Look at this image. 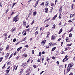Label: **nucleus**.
Instances as JSON below:
<instances>
[{
    "instance_id": "nucleus-64",
    "label": "nucleus",
    "mask_w": 75,
    "mask_h": 75,
    "mask_svg": "<svg viewBox=\"0 0 75 75\" xmlns=\"http://www.w3.org/2000/svg\"><path fill=\"white\" fill-rule=\"evenodd\" d=\"M48 26H49V25L48 24H47L45 26V27H48Z\"/></svg>"
},
{
    "instance_id": "nucleus-4",
    "label": "nucleus",
    "mask_w": 75,
    "mask_h": 75,
    "mask_svg": "<svg viewBox=\"0 0 75 75\" xmlns=\"http://www.w3.org/2000/svg\"><path fill=\"white\" fill-rule=\"evenodd\" d=\"M23 25L25 27L26 26V23L25 22V21H24L23 22Z\"/></svg>"
},
{
    "instance_id": "nucleus-43",
    "label": "nucleus",
    "mask_w": 75,
    "mask_h": 75,
    "mask_svg": "<svg viewBox=\"0 0 75 75\" xmlns=\"http://www.w3.org/2000/svg\"><path fill=\"white\" fill-rule=\"evenodd\" d=\"M38 4V1H36V4H35V5H36V6H37Z\"/></svg>"
},
{
    "instance_id": "nucleus-39",
    "label": "nucleus",
    "mask_w": 75,
    "mask_h": 75,
    "mask_svg": "<svg viewBox=\"0 0 75 75\" xmlns=\"http://www.w3.org/2000/svg\"><path fill=\"white\" fill-rule=\"evenodd\" d=\"M26 38H24L22 41H25V39H26Z\"/></svg>"
},
{
    "instance_id": "nucleus-51",
    "label": "nucleus",
    "mask_w": 75,
    "mask_h": 75,
    "mask_svg": "<svg viewBox=\"0 0 75 75\" xmlns=\"http://www.w3.org/2000/svg\"><path fill=\"white\" fill-rule=\"evenodd\" d=\"M68 22L69 23H71L72 22V21L71 20H69Z\"/></svg>"
},
{
    "instance_id": "nucleus-25",
    "label": "nucleus",
    "mask_w": 75,
    "mask_h": 75,
    "mask_svg": "<svg viewBox=\"0 0 75 75\" xmlns=\"http://www.w3.org/2000/svg\"><path fill=\"white\" fill-rule=\"evenodd\" d=\"M68 39H69V38L68 37L66 38V40L67 42L68 41Z\"/></svg>"
},
{
    "instance_id": "nucleus-35",
    "label": "nucleus",
    "mask_w": 75,
    "mask_h": 75,
    "mask_svg": "<svg viewBox=\"0 0 75 75\" xmlns=\"http://www.w3.org/2000/svg\"><path fill=\"white\" fill-rule=\"evenodd\" d=\"M59 67L61 68V69H62L63 68V66L62 65H60L59 66Z\"/></svg>"
},
{
    "instance_id": "nucleus-9",
    "label": "nucleus",
    "mask_w": 75,
    "mask_h": 75,
    "mask_svg": "<svg viewBox=\"0 0 75 75\" xmlns=\"http://www.w3.org/2000/svg\"><path fill=\"white\" fill-rule=\"evenodd\" d=\"M10 71V69H7L6 70V74H8V73L9 72V71Z\"/></svg>"
},
{
    "instance_id": "nucleus-7",
    "label": "nucleus",
    "mask_w": 75,
    "mask_h": 75,
    "mask_svg": "<svg viewBox=\"0 0 75 75\" xmlns=\"http://www.w3.org/2000/svg\"><path fill=\"white\" fill-rule=\"evenodd\" d=\"M48 10V8L47 7L45 8V12L46 13H47V12Z\"/></svg>"
},
{
    "instance_id": "nucleus-57",
    "label": "nucleus",
    "mask_w": 75,
    "mask_h": 75,
    "mask_svg": "<svg viewBox=\"0 0 75 75\" xmlns=\"http://www.w3.org/2000/svg\"><path fill=\"white\" fill-rule=\"evenodd\" d=\"M67 57H68L67 56V55H66V56L65 57V58L66 59H67Z\"/></svg>"
},
{
    "instance_id": "nucleus-15",
    "label": "nucleus",
    "mask_w": 75,
    "mask_h": 75,
    "mask_svg": "<svg viewBox=\"0 0 75 75\" xmlns=\"http://www.w3.org/2000/svg\"><path fill=\"white\" fill-rule=\"evenodd\" d=\"M56 47H54L52 49V51H54L56 49Z\"/></svg>"
},
{
    "instance_id": "nucleus-58",
    "label": "nucleus",
    "mask_w": 75,
    "mask_h": 75,
    "mask_svg": "<svg viewBox=\"0 0 75 75\" xmlns=\"http://www.w3.org/2000/svg\"><path fill=\"white\" fill-rule=\"evenodd\" d=\"M61 40V38H59V39H58V41H59L60 40Z\"/></svg>"
},
{
    "instance_id": "nucleus-2",
    "label": "nucleus",
    "mask_w": 75,
    "mask_h": 75,
    "mask_svg": "<svg viewBox=\"0 0 75 75\" xmlns=\"http://www.w3.org/2000/svg\"><path fill=\"white\" fill-rule=\"evenodd\" d=\"M73 64H69L68 65V66L69 67V68H71L72 66H73Z\"/></svg>"
},
{
    "instance_id": "nucleus-60",
    "label": "nucleus",
    "mask_w": 75,
    "mask_h": 75,
    "mask_svg": "<svg viewBox=\"0 0 75 75\" xmlns=\"http://www.w3.org/2000/svg\"><path fill=\"white\" fill-rule=\"evenodd\" d=\"M55 45V43H53V44L52 43V46H54V45Z\"/></svg>"
},
{
    "instance_id": "nucleus-32",
    "label": "nucleus",
    "mask_w": 75,
    "mask_h": 75,
    "mask_svg": "<svg viewBox=\"0 0 75 75\" xmlns=\"http://www.w3.org/2000/svg\"><path fill=\"white\" fill-rule=\"evenodd\" d=\"M16 30V28H15L14 29H13L12 30V32H13L14 31H15Z\"/></svg>"
},
{
    "instance_id": "nucleus-46",
    "label": "nucleus",
    "mask_w": 75,
    "mask_h": 75,
    "mask_svg": "<svg viewBox=\"0 0 75 75\" xmlns=\"http://www.w3.org/2000/svg\"><path fill=\"white\" fill-rule=\"evenodd\" d=\"M3 57H1L0 58V60L2 61V59H3Z\"/></svg>"
},
{
    "instance_id": "nucleus-61",
    "label": "nucleus",
    "mask_w": 75,
    "mask_h": 75,
    "mask_svg": "<svg viewBox=\"0 0 75 75\" xmlns=\"http://www.w3.org/2000/svg\"><path fill=\"white\" fill-rule=\"evenodd\" d=\"M57 65H59V62L58 61H57Z\"/></svg>"
},
{
    "instance_id": "nucleus-63",
    "label": "nucleus",
    "mask_w": 75,
    "mask_h": 75,
    "mask_svg": "<svg viewBox=\"0 0 75 75\" xmlns=\"http://www.w3.org/2000/svg\"><path fill=\"white\" fill-rule=\"evenodd\" d=\"M19 43H20V42H19L16 43V45H17L18 44H19Z\"/></svg>"
},
{
    "instance_id": "nucleus-3",
    "label": "nucleus",
    "mask_w": 75,
    "mask_h": 75,
    "mask_svg": "<svg viewBox=\"0 0 75 75\" xmlns=\"http://www.w3.org/2000/svg\"><path fill=\"white\" fill-rule=\"evenodd\" d=\"M52 39H54L56 37V35L54 34L52 36Z\"/></svg>"
},
{
    "instance_id": "nucleus-41",
    "label": "nucleus",
    "mask_w": 75,
    "mask_h": 75,
    "mask_svg": "<svg viewBox=\"0 0 75 75\" xmlns=\"http://www.w3.org/2000/svg\"><path fill=\"white\" fill-rule=\"evenodd\" d=\"M27 34V33H26V32H25L23 34V35H25Z\"/></svg>"
},
{
    "instance_id": "nucleus-34",
    "label": "nucleus",
    "mask_w": 75,
    "mask_h": 75,
    "mask_svg": "<svg viewBox=\"0 0 75 75\" xmlns=\"http://www.w3.org/2000/svg\"><path fill=\"white\" fill-rule=\"evenodd\" d=\"M50 18H49L48 19H47V20H45V21L46 22V21H50Z\"/></svg>"
},
{
    "instance_id": "nucleus-12",
    "label": "nucleus",
    "mask_w": 75,
    "mask_h": 75,
    "mask_svg": "<svg viewBox=\"0 0 75 75\" xmlns=\"http://www.w3.org/2000/svg\"><path fill=\"white\" fill-rule=\"evenodd\" d=\"M35 34L36 35L38 34V31H36L35 33Z\"/></svg>"
},
{
    "instance_id": "nucleus-16",
    "label": "nucleus",
    "mask_w": 75,
    "mask_h": 75,
    "mask_svg": "<svg viewBox=\"0 0 75 75\" xmlns=\"http://www.w3.org/2000/svg\"><path fill=\"white\" fill-rule=\"evenodd\" d=\"M23 57H25H25H27V54H23Z\"/></svg>"
},
{
    "instance_id": "nucleus-22",
    "label": "nucleus",
    "mask_w": 75,
    "mask_h": 75,
    "mask_svg": "<svg viewBox=\"0 0 75 75\" xmlns=\"http://www.w3.org/2000/svg\"><path fill=\"white\" fill-rule=\"evenodd\" d=\"M56 25H55V24H54V25H53V26L52 28H53V29H54V28H55V27Z\"/></svg>"
},
{
    "instance_id": "nucleus-29",
    "label": "nucleus",
    "mask_w": 75,
    "mask_h": 75,
    "mask_svg": "<svg viewBox=\"0 0 75 75\" xmlns=\"http://www.w3.org/2000/svg\"><path fill=\"white\" fill-rule=\"evenodd\" d=\"M69 49L68 47H67L65 48V51H67V50H68Z\"/></svg>"
},
{
    "instance_id": "nucleus-31",
    "label": "nucleus",
    "mask_w": 75,
    "mask_h": 75,
    "mask_svg": "<svg viewBox=\"0 0 75 75\" xmlns=\"http://www.w3.org/2000/svg\"><path fill=\"white\" fill-rule=\"evenodd\" d=\"M47 62H49V60H50V59L48 57H47Z\"/></svg>"
},
{
    "instance_id": "nucleus-19",
    "label": "nucleus",
    "mask_w": 75,
    "mask_h": 75,
    "mask_svg": "<svg viewBox=\"0 0 75 75\" xmlns=\"http://www.w3.org/2000/svg\"><path fill=\"white\" fill-rule=\"evenodd\" d=\"M9 10V8H8L7 10H6V11L5 12V14H7V12H8V11Z\"/></svg>"
},
{
    "instance_id": "nucleus-37",
    "label": "nucleus",
    "mask_w": 75,
    "mask_h": 75,
    "mask_svg": "<svg viewBox=\"0 0 75 75\" xmlns=\"http://www.w3.org/2000/svg\"><path fill=\"white\" fill-rule=\"evenodd\" d=\"M32 54H34V50H32Z\"/></svg>"
},
{
    "instance_id": "nucleus-14",
    "label": "nucleus",
    "mask_w": 75,
    "mask_h": 75,
    "mask_svg": "<svg viewBox=\"0 0 75 75\" xmlns=\"http://www.w3.org/2000/svg\"><path fill=\"white\" fill-rule=\"evenodd\" d=\"M23 70H24V69L23 68H22V69H21V71H20V74H22L23 73Z\"/></svg>"
},
{
    "instance_id": "nucleus-59",
    "label": "nucleus",
    "mask_w": 75,
    "mask_h": 75,
    "mask_svg": "<svg viewBox=\"0 0 75 75\" xmlns=\"http://www.w3.org/2000/svg\"><path fill=\"white\" fill-rule=\"evenodd\" d=\"M44 72V71H42L41 72H40V74H42V73H43V72Z\"/></svg>"
},
{
    "instance_id": "nucleus-1",
    "label": "nucleus",
    "mask_w": 75,
    "mask_h": 75,
    "mask_svg": "<svg viewBox=\"0 0 75 75\" xmlns=\"http://www.w3.org/2000/svg\"><path fill=\"white\" fill-rule=\"evenodd\" d=\"M18 15H16L15 17L13 18V21H15V22L18 21Z\"/></svg>"
},
{
    "instance_id": "nucleus-10",
    "label": "nucleus",
    "mask_w": 75,
    "mask_h": 75,
    "mask_svg": "<svg viewBox=\"0 0 75 75\" xmlns=\"http://www.w3.org/2000/svg\"><path fill=\"white\" fill-rule=\"evenodd\" d=\"M62 31V28L60 30L59 32V34H60Z\"/></svg>"
},
{
    "instance_id": "nucleus-52",
    "label": "nucleus",
    "mask_w": 75,
    "mask_h": 75,
    "mask_svg": "<svg viewBox=\"0 0 75 75\" xmlns=\"http://www.w3.org/2000/svg\"><path fill=\"white\" fill-rule=\"evenodd\" d=\"M7 37H5V40H7Z\"/></svg>"
},
{
    "instance_id": "nucleus-44",
    "label": "nucleus",
    "mask_w": 75,
    "mask_h": 75,
    "mask_svg": "<svg viewBox=\"0 0 75 75\" xmlns=\"http://www.w3.org/2000/svg\"><path fill=\"white\" fill-rule=\"evenodd\" d=\"M52 59H55L56 58V57H54V56H53L52 58Z\"/></svg>"
},
{
    "instance_id": "nucleus-23",
    "label": "nucleus",
    "mask_w": 75,
    "mask_h": 75,
    "mask_svg": "<svg viewBox=\"0 0 75 75\" xmlns=\"http://www.w3.org/2000/svg\"><path fill=\"white\" fill-rule=\"evenodd\" d=\"M9 47H10V46H9V45H7L6 48V50H8Z\"/></svg>"
},
{
    "instance_id": "nucleus-21",
    "label": "nucleus",
    "mask_w": 75,
    "mask_h": 75,
    "mask_svg": "<svg viewBox=\"0 0 75 75\" xmlns=\"http://www.w3.org/2000/svg\"><path fill=\"white\" fill-rule=\"evenodd\" d=\"M49 45L50 46H52V43H49Z\"/></svg>"
},
{
    "instance_id": "nucleus-28",
    "label": "nucleus",
    "mask_w": 75,
    "mask_h": 75,
    "mask_svg": "<svg viewBox=\"0 0 75 75\" xmlns=\"http://www.w3.org/2000/svg\"><path fill=\"white\" fill-rule=\"evenodd\" d=\"M57 14H56L55 16H54L53 17L55 19L56 18V17H57Z\"/></svg>"
},
{
    "instance_id": "nucleus-5",
    "label": "nucleus",
    "mask_w": 75,
    "mask_h": 75,
    "mask_svg": "<svg viewBox=\"0 0 75 75\" xmlns=\"http://www.w3.org/2000/svg\"><path fill=\"white\" fill-rule=\"evenodd\" d=\"M48 4H49L48 1H47V2H46L45 4L46 7H47L48 6Z\"/></svg>"
},
{
    "instance_id": "nucleus-53",
    "label": "nucleus",
    "mask_w": 75,
    "mask_h": 75,
    "mask_svg": "<svg viewBox=\"0 0 75 75\" xmlns=\"http://www.w3.org/2000/svg\"><path fill=\"white\" fill-rule=\"evenodd\" d=\"M67 46H71V44H68L67 45Z\"/></svg>"
},
{
    "instance_id": "nucleus-6",
    "label": "nucleus",
    "mask_w": 75,
    "mask_h": 75,
    "mask_svg": "<svg viewBox=\"0 0 75 75\" xmlns=\"http://www.w3.org/2000/svg\"><path fill=\"white\" fill-rule=\"evenodd\" d=\"M70 68H69V67H67V72H69V71H70Z\"/></svg>"
},
{
    "instance_id": "nucleus-30",
    "label": "nucleus",
    "mask_w": 75,
    "mask_h": 75,
    "mask_svg": "<svg viewBox=\"0 0 75 75\" xmlns=\"http://www.w3.org/2000/svg\"><path fill=\"white\" fill-rule=\"evenodd\" d=\"M50 34L49 32H48L47 33V36L46 37H49V36L48 35L49 34Z\"/></svg>"
},
{
    "instance_id": "nucleus-45",
    "label": "nucleus",
    "mask_w": 75,
    "mask_h": 75,
    "mask_svg": "<svg viewBox=\"0 0 75 75\" xmlns=\"http://www.w3.org/2000/svg\"><path fill=\"white\" fill-rule=\"evenodd\" d=\"M13 42H15V41H16V39H14L13 40Z\"/></svg>"
},
{
    "instance_id": "nucleus-62",
    "label": "nucleus",
    "mask_w": 75,
    "mask_h": 75,
    "mask_svg": "<svg viewBox=\"0 0 75 75\" xmlns=\"http://www.w3.org/2000/svg\"><path fill=\"white\" fill-rule=\"evenodd\" d=\"M63 44V42H61V46H62V44Z\"/></svg>"
},
{
    "instance_id": "nucleus-40",
    "label": "nucleus",
    "mask_w": 75,
    "mask_h": 75,
    "mask_svg": "<svg viewBox=\"0 0 75 75\" xmlns=\"http://www.w3.org/2000/svg\"><path fill=\"white\" fill-rule=\"evenodd\" d=\"M14 14V12H12L11 14V16H12L13 14Z\"/></svg>"
},
{
    "instance_id": "nucleus-17",
    "label": "nucleus",
    "mask_w": 75,
    "mask_h": 75,
    "mask_svg": "<svg viewBox=\"0 0 75 75\" xmlns=\"http://www.w3.org/2000/svg\"><path fill=\"white\" fill-rule=\"evenodd\" d=\"M66 59L65 58H64V59L63 60V62H64L67 61V59L65 60Z\"/></svg>"
},
{
    "instance_id": "nucleus-54",
    "label": "nucleus",
    "mask_w": 75,
    "mask_h": 75,
    "mask_svg": "<svg viewBox=\"0 0 75 75\" xmlns=\"http://www.w3.org/2000/svg\"><path fill=\"white\" fill-rule=\"evenodd\" d=\"M2 50H3V48L2 47L0 48V51H1Z\"/></svg>"
},
{
    "instance_id": "nucleus-33",
    "label": "nucleus",
    "mask_w": 75,
    "mask_h": 75,
    "mask_svg": "<svg viewBox=\"0 0 75 75\" xmlns=\"http://www.w3.org/2000/svg\"><path fill=\"white\" fill-rule=\"evenodd\" d=\"M8 55H9V54L8 53H7L6 55V58H7V57H8Z\"/></svg>"
},
{
    "instance_id": "nucleus-42",
    "label": "nucleus",
    "mask_w": 75,
    "mask_h": 75,
    "mask_svg": "<svg viewBox=\"0 0 75 75\" xmlns=\"http://www.w3.org/2000/svg\"><path fill=\"white\" fill-rule=\"evenodd\" d=\"M34 23V20L32 22V23L31 24V25H33V23Z\"/></svg>"
},
{
    "instance_id": "nucleus-47",
    "label": "nucleus",
    "mask_w": 75,
    "mask_h": 75,
    "mask_svg": "<svg viewBox=\"0 0 75 75\" xmlns=\"http://www.w3.org/2000/svg\"><path fill=\"white\" fill-rule=\"evenodd\" d=\"M40 62V59L38 58V62Z\"/></svg>"
},
{
    "instance_id": "nucleus-13",
    "label": "nucleus",
    "mask_w": 75,
    "mask_h": 75,
    "mask_svg": "<svg viewBox=\"0 0 75 75\" xmlns=\"http://www.w3.org/2000/svg\"><path fill=\"white\" fill-rule=\"evenodd\" d=\"M37 13V11H35L34 12H33V15L34 16H35L36 15V13Z\"/></svg>"
},
{
    "instance_id": "nucleus-50",
    "label": "nucleus",
    "mask_w": 75,
    "mask_h": 75,
    "mask_svg": "<svg viewBox=\"0 0 75 75\" xmlns=\"http://www.w3.org/2000/svg\"><path fill=\"white\" fill-rule=\"evenodd\" d=\"M5 66H6V64H5L4 66L2 67V68H5Z\"/></svg>"
},
{
    "instance_id": "nucleus-55",
    "label": "nucleus",
    "mask_w": 75,
    "mask_h": 75,
    "mask_svg": "<svg viewBox=\"0 0 75 75\" xmlns=\"http://www.w3.org/2000/svg\"><path fill=\"white\" fill-rule=\"evenodd\" d=\"M70 18H72V17H73V15L70 14Z\"/></svg>"
},
{
    "instance_id": "nucleus-18",
    "label": "nucleus",
    "mask_w": 75,
    "mask_h": 75,
    "mask_svg": "<svg viewBox=\"0 0 75 75\" xmlns=\"http://www.w3.org/2000/svg\"><path fill=\"white\" fill-rule=\"evenodd\" d=\"M16 3H13V4H12V8H13V7H14V6H15V5H16Z\"/></svg>"
},
{
    "instance_id": "nucleus-48",
    "label": "nucleus",
    "mask_w": 75,
    "mask_h": 75,
    "mask_svg": "<svg viewBox=\"0 0 75 75\" xmlns=\"http://www.w3.org/2000/svg\"><path fill=\"white\" fill-rule=\"evenodd\" d=\"M72 16H73V18L75 17V14H73Z\"/></svg>"
},
{
    "instance_id": "nucleus-36",
    "label": "nucleus",
    "mask_w": 75,
    "mask_h": 75,
    "mask_svg": "<svg viewBox=\"0 0 75 75\" xmlns=\"http://www.w3.org/2000/svg\"><path fill=\"white\" fill-rule=\"evenodd\" d=\"M46 40H44V41H42L41 42V43H42L44 42V43H45V42H46Z\"/></svg>"
},
{
    "instance_id": "nucleus-49",
    "label": "nucleus",
    "mask_w": 75,
    "mask_h": 75,
    "mask_svg": "<svg viewBox=\"0 0 75 75\" xmlns=\"http://www.w3.org/2000/svg\"><path fill=\"white\" fill-rule=\"evenodd\" d=\"M33 67L35 69L36 68V66L35 65H33Z\"/></svg>"
},
{
    "instance_id": "nucleus-8",
    "label": "nucleus",
    "mask_w": 75,
    "mask_h": 75,
    "mask_svg": "<svg viewBox=\"0 0 75 75\" xmlns=\"http://www.w3.org/2000/svg\"><path fill=\"white\" fill-rule=\"evenodd\" d=\"M21 48H22V47H20L18 48L17 49V51H20V50Z\"/></svg>"
},
{
    "instance_id": "nucleus-38",
    "label": "nucleus",
    "mask_w": 75,
    "mask_h": 75,
    "mask_svg": "<svg viewBox=\"0 0 75 75\" xmlns=\"http://www.w3.org/2000/svg\"><path fill=\"white\" fill-rule=\"evenodd\" d=\"M4 36H5V37H7V33H6L5 34H4Z\"/></svg>"
},
{
    "instance_id": "nucleus-24",
    "label": "nucleus",
    "mask_w": 75,
    "mask_h": 75,
    "mask_svg": "<svg viewBox=\"0 0 75 75\" xmlns=\"http://www.w3.org/2000/svg\"><path fill=\"white\" fill-rule=\"evenodd\" d=\"M62 16V15H61V13H60V14H59V18H60V19H61V17Z\"/></svg>"
},
{
    "instance_id": "nucleus-20",
    "label": "nucleus",
    "mask_w": 75,
    "mask_h": 75,
    "mask_svg": "<svg viewBox=\"0 0 75 75\" xmlns=\"http://www.w3.org/2000/svg\"><path fill=\"white\" fill-rule=\"evenodd\" d=\"M41 6H44V2H43L42 4H40Z\"/></svg>"
},
{
    "instance_id": "nucleus-26",
    "label": "nucleus",
    "mask_w": 75,
    "mask_h": 75,
    "mask_svg": "<svg viewBox=\"0 0 75 75\" xmlns=\"http://www.w3.org/2000/svg\"><path fill=\"white\" fill-rule=\"evenodd\" d=\"M72 34L70 33L69 34V37H71L72 36Z\"/></svg>"
},
{
    "instance_id": "nucleus-11",
    "label": "nucleus",
    "mask_w": 75,
    "mask_h": 75,
    "mask_svg": "<svg viewBox=\"0 0 75 75\" xmlns=\"http://www.w3.org/2000/svg\"><path fill=\"white\" fill-rule=\"evenodd\" d=\"M26 63H23L22 64V67H24V66H25L27 64H26Z\"/></svg>"
},
{
    "instance_id": "nucleus-27",
    "label": "nucleus",
    "mask_w": 75,
    "mask_h": 75,
    "mask_svg": "<svg viewBox=\"0 0 75 75\" xmlns=\"http://www.w3.org/2000/svg\"><path fill=\"white\" fill-rule=\"evenodd\" d=\"M73 6H74V4H72V5H71V10H72V9H73Z\"/></svg>"
},
{
    "instance_id": "nucleus-56",
    "label": "nucleus",
    "mask_w": 75,
    "mask_h": 75,
    "mask_svg": "<svg viewBox=\"0 0 75 75\" xmlns=\"http://www.w3.org/2000/svg\"><path fill=\"white\" fill-rule=\"evenodd\" d=\"M41 56V52H39V54L38 55V56Z\"/></svg>"
}]
</instances>
